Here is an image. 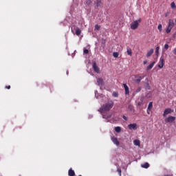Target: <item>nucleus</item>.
<instances>
[{"label":"nucleus","instance_id":"obj_38","mask_svg":"<svg viewBox=\"0 0 176 176\" xmlns=\"http://www.w3.org/2000/svg\"><path fill=\"white\" fill-rule=\"evenodd\" d=\"M144 65H146V64H147L148 63V61L147 60H144Z\"/></svg>","mask_w":176,"mask_h":176},{"label":"nucleus","instance_id":"obj_12","mask_svg":"<svg viewBox=\"0 0 176 176\" xmlns=\"http://www.w3.org/2000/svg\"><path fill=\"white\" fill-rule=\"evenodd\" d=\"M111 141L115 144V145L119 146L120 142L119 140H118V138H111Z\"/></svg>","mask_w":176,"mask_h":176},{"label":"nucleus","instance_id":"obj_4","mask_svg":"<svg viewBox=\"0 0 176 176\" xmlns=\"http://www.w3.org/2000/svg\"><path fill=\"white\" fill-rule=\"evenodd\" d=\"M166 123H173V122H175V117L174 116H168L165 119Z\"/></svg>","mask_w":176,"mask_h":176},{"label":"nucleus","instance_id":"obj_20","mask_svg":"<svg viewBox=\"0 0 176 176\" xmlns=\"http://www.w3.org/2000/svg\"><path fill=\"white\" fill-rule=\"evenodd\" d=\"M126 53H127L128 56H133V51H131V49L127 48Z\"/></svg>","mask_w":176,"mask_h":176},{"label":"nucleus","instance_id":"obj_37","mask_svg":"<svg viewBox=\"0 0 176 176\" xmlns=\"http://www.w3.org/2000/svg\"><path fill=\"white\" fill-rule=\"evenodd\" d=\"M173 54H175V55L176 56V48H175V49L173 50Z\"/></svg>","mask_w":176,"mask_h":176},{"label":"nucleus","instance_id":"obj_28","mask_svg":"<svg viewBox=\"0 0 176 176\" xmlns=\"http://www.w3.org/2000/svg\"><path fill=\"white\" fill-rule=\"evenodd\" d=\"M117 171L118 173V175L120 176H122V169H120V168H118Z\"/></svg>","mask_w":176,"mask_h":176},{"label":"nucleus","instance_id":"obj_22","mask_svg":"<svg viewBox=\"0 0 176 176\" xmlns=\"http://www.w3.org/2000/svg\"><path fill=\"white\" fill-rule=\"evenodd\" d=\"M133 144H134V145H135L136 146H140V140H135L133 141Z\"/></svg>","mask_w":176,"mask_h":176},{"label":"nucleus","instance_id":"obj_14","mask_svg":"<svg viewBox=\"0 0 176 176\" xmlns=\"http://www.w3.org/2000/svg\"><path fill=\"white\" fill-rule=\"evenodd\" d=\"M68 175L69 176H75V171L72 170V168H70L68 171Z\"/></svg>","mask_w":176,"mask_h":176},{"label":"nucleus","instance_id":"obj_42","mask_svg":"<svg viewBox=\"0 0 176 176\" xmlns=\"http://www.w3.org/2000/svg\"><path fill=\"white\" fill-rule=\"evenodd\" d=\"M175 23H176V19H175Z\"/></svg>","mask_w":176,"mask_h":176},{"label":"nucleus","instance_id":"obj_17","mask_svg":"<svg viewBox=\"0 0 176 176\" xmlns=\"http://www.w3.org/2000/svg\"><path fill=\"white\" fill-rule=\"evenodd\" d=\"M80 34H82V31L80 30V29H79V28H76V35H77V36H79V35H80Z\"/></svg>","mask_w":176,"mask_h":176},{"label":"nucleus","instance_id":"obj_41","mask_svg":"<svg viewBox=\"0 0 176 176\" xmlns=\"http://www.w3.org/2000/svg\"><path fill=\"white\" fill-rule=\"evenodd\" d=\"M105 117L103 116V118H104Z\"/></svg>","mask_w":176,"mask_h":176},{"label":"nucleus","instance_id":"obj_40","mask_svg":"<svg viewBox=\"0 0 176 176\" xmlns=\"http://www.w3.org/2000/svg\"><path fill=\"white\" fill-rule=\"evenodd\" d=\"M72 32H73V34H74V28H72Z\"/></svg>","mask_w":176,"mask_h":176},{"label":"nucleus","instance_id":"obj_5","mask_svg":"<svg viewBox=\"0 0 176 176\" xmlns=\"http://www.w3.org/2000/svg\"><path fill=\"white\" fill-rule=\"evenodd\" d=\"M173 112H174V110H173L170 108H167L164 110L163 116L166 117V116H167V115H169V113H173Z\"/></svg>","mask_w":176,"mask_h":176},{"label":"nucleus","instance_id":"obj_6","mask_svg":"<svg viewBox=\"0 0 176 176\" xmlns=\"http://www.w3.org/2000/svg\"><path fill=\"white\" fill-rule=\"evenodd\" d=\"M92 68H93L94 71L95 72H96V74H100V67H98V66H97V63H94L92 65Z\"/></svg>","mask_w":176,"mask_h":176},{"label":"nucleus","instance_id":"obj_36","mask_svg":"<svg viewBox=\"0 0 176 176\" xmlns=\"http://www.w3.org/2000/svg\"><path fill=\"white\" fill-rule=\"evenodd\" d=\"M6 89H8V90H10V85L6 86Z\"/></svg>","mask_w":176,"mask_h":176},{"label":"nucleus","instance_id":"obj_35","mask_svg":"<svg viewBox=\"0 0 176 176\" xmlns=\"http://www.w3.org/2000/svg\"><path fill=\"white\" fill-rule=\"evenodd\" d=\"M122 119H124V120H126L127 121V117H126V116H122Z\"/></svg>","mask_w":176,"mask_h":176},{"label":"nucleus","instance_id":"obj_9","mask_svg":"<svg viewBox=\"0 0 176 176\" xmlns=\"http://www.w3.org/2000/svg\"><path fill=\"white\" fill-rule=\"evenodd\" d=\"M129 130H137V124L135 123L130 124L128 125Z\"/></svg>","mask_w":176,"mask_h":176},{"label":"nucleus","instance_id":"obj_7","mask_svg":"<svg viewBox=\"0 0 176 176\" xmlns=\"http://www.w3.org/2000/svg\"><path fill=\"white\" fill-rule=\"evenodd\" d=\"M152 108H153V102H150L146 111L148 115H151V111H152Z\"/></svg>","mask_w":176,"mask_h":176},{"label":"nucleus","instance_id":"obj_34","mask_svg":"<svg viewBox=\"0 0 176 176\" xmlns=\"http://www.w3.org/2000/svg\"><path fill=\"white\" fill-rule=\"evenodd\" d=\"M168 47H169L168 44L164 45V49H166V50H167V49H168Z\"/></svg>","mask_w":176,"mask_h":176},{"label":"nucleus","instance_id":"obj_19","mask_svg":"<svg viewBox=\"0 0 176 176\" xmlns=\"http://www.w3.org/2000/svg\"><path fill=\"white\" fill-rule=\"evenodd\" d=\"M142 167L143 168H149V163L146 162V163L142 164Z\"/></svg>","mask_w":176,"mask_h":176},{"label":"nucleus","instance_id":"obj_1","mask_svg":"<svg viewBox=\"0 0 176 176\" xmlns=\"http://www.w3.org/2000/svg\"><path fill=\"white\" fill-rule=\"evenodd\" d=\"M114 102L112 100H109L108 102L104 104L99 109L98 111L100 113H104V112H108L113 108Z\"/></svg>","mask_w":176,"mask_h":176},{"label":"nucleus","instance_id":"obj_3","mask_svg":"<svg viewBox=\"0 0 176 176\" xmlns=\"http://www.w3.org/2000/svg\"><path fill=\"white\" fill-rule=\"evenodd\" d=\"M141 18H140L138 21H134L131 24V30H137L138 28V25H140V23H141Z\"/></svg>","mask_w":176,"mask_h":176},{"label":"nucleus","instance_id":"obj_18","mask_svg":"<svg viewBox=\"0 0 176 176\" xmlns=\"http://www.w3.org/2000/svg\"><path fill=\"white\" fill-rule=\"evenodd\" d=\"M144 76H138V78H137L135 82H136V83H140L141 80H142V79H144Z\"/></svg>","mask_w":176,"mask_h":176},{"label":"nucleus","instance_id":"obj_33","mask_svg":"<svg viewBox=\"0 0 176 176\" xmlns=\"http://www.w3.org/2000/svg\"><path fill=\"white\" fill-rule=\"evenodd\" d=\"M95 28H96L97 30H100V28H101V27H100V25H95Z\"/></svg>","mask_w":176,"mask_h":176},{"label":"nucleus","instance_id":"obj_13","mask_svg":"<svg viewBox=\"0 0 176 176\" xmlns=\"http://www.w3.org/2000/svg\"><path fill=\"white\" fill-rule=\"evenodd\" d=\"M95 5H96V8H100V6L102 5V2L101 1V0H96L95 1Z\"/></svg>","mask_w":176,"mask_h":176},{"label":"nucleus","instance_id":"obj_10","mask_svg":"<svg viewBox=\"0 0 176 176\" xmlns=\"http://www.w3.org/2000/svg\"><path fill=\"white\" fill-rule=\"evenodd\" d=\"M97 83L98 86L102 87L104 86V80L102 78H97Z\"/></svg>","mask_w":176,"mask_h":176},{"label":"nucleus","instance_id":"obj_2","mask_svg":"<svg viewBox=\"0 0 176 176\" xmlns=\"http://www.w3.org/2000/svg\"><path fill=\"white\" fill-rule=\"evenodd\" d=\"M174 25H175V23H174V20L169 19L168 28L166 30V34H170L171 32V30H173V28H174Z\"/></svg>","mask_w":176,"mask_h":176},{"label":"nucleus","instance_id":"obj_32","mask_svg":"<svg viewBox=\"0 0 176 176\" xmlns=\"http://www.w3.org/2000/svg\"><path fill=\"white\" fill-rule=\"evenodd\" d=\"M128 109H129V111H133V105L129 104V105L128 106Z\"/></svg>","mask_w":176,"mask_h":176},{"label":"nucleus","instance_id":"obj_16","mask_svg":"<svg viewBox=\"0 0 176 176\" xmlns=\"http://www.w3.org/2000/svg\"><path fill=\"white\" fill-rule=\"evenodd\" d=\"M155 62H153L152 63H151L147 67H146V70L149 71L150 69H152V68H153V66L155 65Z\"/></svg>","mask_w":176,"mask_h":176},{"label":"nucleus","instance_id":"obj_25","mask_svg":"<svg viewBox=\"0 0 176 176\" xmlns=\"http://www.w3.org/2000/svg\"><path fill=\"white\" fill-rule=\"evenodd\" d=\"M170 7L172 9H176V6H175V2H172L170 4Z\"/></svg>","mask_w":176,"mask_h":176},{"label":"nucleus","instance_id":"obj_11","mask_svg":"<svg viewBox=\"0 0 176 176\" xmlns=\"http://www.w3.org/2000/svg\"><path fill=\"white\" fill-rule=\"evenodd\" d=\"M124 91H125V94L126 96L130 94V90L129 89V86H127L126 84H123Z\"/></svg>","mask_w":176,"mask_h":176},{"label":"nucleus","instance_id":"obj_21","mask_svg":"<svg viewBox=\"0 0 176 176\" xmlns=\"http://www.w3.org/2000/svg\"><path fill=\"white\" fill-rule=\"evenodd\" d=\"M115 131L116 133H120V131H122V127H120V126L115 127Z\"/></svg>","mask_w":176,"mask_h":176},{"label":"nucleus","instance_id":"obj_29","mask_svg":"<svg viewBox=\"0 0 176 176\" xmlns=\"http://www.w3.org/2000/svg\"><path fill=\"white\" fill-rule=\"evenodd\" d=\"M159 49H160V47H157L155 49V54L157 56L159 54Z\"/></svg>","mask_w":176,"mask_h":176},{"label":"nucleus","instance_id":"obj_24","mask_svg":"<svg viewBox=\"0 0 176 176\" xmlns=\"http://www.w3.org/2000/svg\"><path fill=\"white\" fill-rule=\"evenodd\" d=\"M113 56L115 58H118L119 57V52H113Z\"/></svg>","mask_w":176,"mask_h":176},{"label":"nucleus","instance_id":"obj_39","mask_svg":"<svg viewBox=\"0 0 176 176\" xmlns=\"http://www.w3.org/2000/svg\"><path fill=\"white\" fill-rule=\"evenodd\" d=\"M164 176H173V175H165Z\"/></svg>","mask_w":176,"mask_h":176},{"label":"nucleus","instance_id":"obj_26","mask_svg":"<svg viewBox=\"0 0 176 176\" xmlns=\"http://www.w3.org/2000/svg\"><path fill=\"white\" fill-rule=\"evenodd\" d=\"M113 97H119V93L118 91L113 92Z\"/></svg>","mask_w":176,"mask_h":176},{"label":"nucleus","instance_id":"obj_8","mask_svg":"<svg viewBox=\"0 0 176 176\" xmlns=\"http://www.w3.org/2000/svg\"><path fill=\"white\" fill-rule=\"evenodd\" d=\"M163 67H164V58L161 57L160 59V64L158 65V67L162 69Z\"/></svg>","mask_w":176,"mask_h":176},{"label":"nucleus","instance_id":"obj_27","mask_svg":"<svg viewBox=\"0 0 176 176\" xmlns=\"http://www.w3.org/2000/svg\"><path fill=\"white\" fill-rule=\"evenodd\" d=\"M85 3L87 6H89L91 4V0H86Z\"/></svg>","mask_w":176,"mask_h":176},{"label":"nucleus","instance_id":"obj_30","mask_svg":"<svg viewBox=\"0 0 176 176\" xmlns=\"http://www.w3.org/2000/svg\"><path fill=\"white\" fill-rule=\"evenodd\" d=\"M83 53H84V54H89V50H87V49H84Z\"/></svg>","mask_w":176,"mask_h":176},{"label":"nucleus","instance_id":"obj_15","mask_svg":"<svg viewBox=\"0 0 176 176\" xmlns=\"http://www.w3.org/2000/svg\"><path fill=\"white\" fill-rule=\"evenodd\" d=\"M153 52H154L153 49H151L149 51H148L146 54V57H151V56L153 54Z\"/></svg>","mask_w":176,"mask_h":176},{"label":"nucleus","instance_id":"obj_31","mask_svg":"<svg viewBox=\"0 0 176 176\" xmlns=\"http://www.w3.org/2000/svg\"><path fill=\"white\" fill-rule=\"evenodd\" d=\"M141 87H139L138 88L136 89L135 90V93H140V91H141Z\"/></svg>","mask_w":176,"mask_h":176},{"label":"nucleus","instance_id":"obj_23","mask_svg":"<svg viewBox=\"0 0 176 176\" xmlns=\"http://www.w3.org/2000/svg\"><path fill=\"white\" fill-rule=\"evenodd\" d=\"M157 28L160 32H162V31H163V26L162 25V24H159Z\"/></svg>","mask_w":176,"mask_h":176}]
</instances>
